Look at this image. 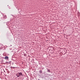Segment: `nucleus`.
Segmentation results:
<instances>
[{"label": "nucleus", "mask_w": 80, "mask_h": 80, "mask_svg": "<svg viewBox=\"0 0 80 80\" xmlns=\"http://www.w3.org/2000/svg\"><path fill=\"white\" fill-rule=\"evenodd\" d=\"M27 55L26 54L24 53V56L25 57H26V56H27Z\"/></svg>", "instance_id": "nucleus-5"}, {"label": "nucleus", "mask_w": 80, "mask_h": 80, "mask_svg": "<svg viewBox=\"0 0 80 80\" xmlns=\"http://www.w3.org/2000/svg\"><path fill=\"white\" fill-rule=\"evenodd\" d=\"M22 75V72H18L16 74V76L18 77H21V76Z\"/></svg>", "instance_id": "nucleus-1"}, {"label": "nucleus", "mask_w": 80, "mask_h": 80, "mask_svg": "<svg viewBox=\"0 0 80 80\" xmlns=\"http://www.w3.org/2000/svg\"><path fill=\"white\" fill-rule=\"evenodd\" d=\"M39 72L41 73H42V70H41L39 71Z\"/></svg>", "instance_id": "nucleus-6"}, {"label": "nucleus", "mask_w": 80, "mask_h": 80, "mask_svg": "<svg viewBox=\"0 0 80 80\" xmlns=\"http://www.w3.org/2000/svg\"><path fill=\"white\" fill-rule=\"evenodd\" d=\"M4 18H7V16L6 15H3Z\"/></svg>", "instance_id": "nucleus-3"}, {"label": "nucleus", "mask_w": 80, "mask_h": 80, "mask_svg": "<svg viewBox=\"0 0 80 80\" xmlns=\"http://www.w3.org/2000/svg\"><path fill=\"white\" fill-rule=\"evenodd\" d=\"M47 69H48V72H50V69H48V68H47Z\"/></svg>", "instance_id": "nucleus-4"}, {"label": "nucleus", "mask_w": 80, "mask_h": 80, "mask_svg": "<svg viewBox=\"0 0 80 80\" xmlns=\"http://www.w3.org/2000/svg\"><path fill=\"white\" fill-rule=\"evenodd\" d=\"M4 59H5V60H8V56H6L4 58Z\"/></svg>", "instance_id": "nucleus-2"}, {"label": "nucleus", "mask_w": 80, "mask_h": 80, "mask_svg": "<svg viewBox=\"0 0 80 80\" xmlns=\"http://www.w3.org/2000/svg\"><path fill=\"white\" fill-rule=\"evenodd\" d=\"M42 69H43V68H42Z\"/></svg>", "instance_id": "nucleus-7"}]
</instances>
